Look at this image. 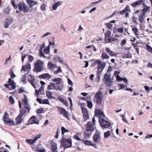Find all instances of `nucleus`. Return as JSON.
<instances>
[{
  "instance_id": "obj_37",
  "label": "nucleus",
  "mask_w": 152,
  "mask_h": 152,
  "mask_svg": "<svg viewBox=\"0 0 152 152\" xmlns=\"http://www.w3.org/2000/svg\"><path fill=\"white\" fill-rule=\"evenodd\" d=\"M44 86H41V88L39 90V93L42 95H43L45 94V92L43 90Z\"/></svg>"
},
{
  "instance_id": "obj_25",
  "label": "nucleus",
  "mask_w": 152,
  "mask_h": 152,
  "mask_svg": "<svg viewBox=\"0 0 152 152\" xmlns=\"http://www.w3.org/2000/svg\"><path fill=\"white\" fill-rule=\"evenodd\" d=\"M131 53L129 52L124 54L122 56V57L123 58H131Z\"/></svg>"
},
{
  "instance_id": "obj_52",
  "label": "nucleus",
  "mask_w": 152,
  "mask_h": 152,
  "mask_svg": "<svg viewBox=\"0 0 152 152\" xmlns=\"http://www.w3.org/2000/svg\"><path fill=\"white\" fill-rule=\"evenodd\" d=\"M27 55L28 56V55ZM28 59L29 60V61L30 62H32L34 59V57L33 56L30 55H28Z\"/></svg>"
},
{
  "instance_id": "obj_49",
  "label": "nucleus",
  "mask_w": 152,
  "mask_h": 152,
  "mask_svg": "<svg viewBox=\"0 0 152 152\" xmlns=\"http://www.w3.org/2000/svg\"><path fill=\"white\" fill-rule=\"evenodd\" d=\"M25 98L22 101V104L27 103L28 102V100H27V99L26 97V95H24Z\"/></svg>"
},
{
  "instance_id": "obj_64",
  "label": "nucleus",
  "mask_w": 152,
  "mask_h": 152,
  "mask_svg": "<svg viewBox=\"0 0 152 152\" xmlns=\"http://www.w3.org/2000/svg\"><path fill=\"white\" fill-rule=\"evenodd\" d=\"M102 72V71H101L100 70H98L97 72L96 77H100V75Z\"/></svg>"
},
{
  "instance_id": "obj_39",
  "label": "nucleus",
  "mask_w": 152,
  "mask_h": 152,
  "mask_svg": "<svg viewBox=\"0 0 152 152\" xmlns=\"http://www.w3.org/2000/svg\"><path fill=\"white\" fill-rule=\"evenodd\" d=\"M117 80L120 82L123 81L125 83H127L128 82L126 78L121 77H120V78H119Z\"/></svg>"
},
{
  "instance_id": "obj_32",
  "label": "nucleus",
  "mask_w": 152,
  "mask_h": 152,
  "mask_svg": "<svg viewBox=\"0 0 152 152\" xmlns=\"http://www.w3.org/2000/svg\"><path fill=\"white\" fill-rule=\"evenodd\" d=\"M29 3V4H28V5L30 7H32L36 4H37V2L33 0H32Z\"/></svg>"
},
{
  "instance_id": "obj_28",
  "label": "nucleus",
  "mask_w": 152,
  "mask_h": 152,
  "mask_svg": "<svg viewBox=\"0 0 152 152\" xmlns=\"http://www.w3.org/2000/svg\"><path fill=\"white\" fill-rule=\"evenodd\" d=\"M51 81L54 82H56L57 85H59L61 83V79L60 78H55L51 80Z\"/></svg>"
},
{
  "instance_id": "obj_55",
  "label": "nucleus",
  "mask_w": 152,
  "mask_h": 152,
  "mask_svg": "<svg viewBox=\"0 0 152 152\" xmlns=\"http://www.w3.org/2000/svg\"><path fill=\"white\" fill-rule=\"evenodd\" d=\"M84 143L86 145H91V143H92V142L88 140H86L84 141Z\"/></svg>"
},
{
  "instance_id": "obj_31",
  "label": "nucleus",
  "mask_w": 152,
  "mask_h": 152,
  "mask_svg": "<svg viewBox=\"0 0 152 152\" xmlns=\"http://www.w3.org/2000/svg\"><path fill=\"white\" fill-rule=\"evenodd\" d=\"M61 134L62 135H64L65 133L68 132H69V131L65 128L64 127H62L61 128Z\"/></svg>"
},
{
  "instance_id": "obj_22",
  "label": "nucleus",
  "mask_w": 152,
  "mask_h": 152,
  "mask_svg": "<svg viewBox=\"0 0 152 152\" xmlns=\"http://www.w3.org/2000/svg\"><path fill=\"white\" fill-rule=\"evenodd\" d=\"M12 20L10 19H7L6 20L5 23L4 25V27L5 28H8L9 25L12 23Z\"/></svg>"
},
{
  "instance_id": "obj_4",
  "label": "nucleus",
  "mask_w": 152,
  "mask_h": 152,
  "mask_svg": "<svg viewBox=\"0 0 152 152\" xmlns=\"http://www.w3.org/2000/svg\"><path fill=\"white\" fill-rule=\"evenodd\" d=\"M104 83L105 85L107 86L110 87L112 86V83L113 81L110 78V74L107 73L105 74L104 76Z\"/></svg>"
},
{
  "instance_id": "obj_15",
  "label": "nucleus",
  "mask_w": 152,
  "mask_h": 152,
  "mask_svg": "<svg viewBox=\"0 0 152 152\" xmlns=\"http://www.w3.org/2000/svg\"><path fill=\"white\" fill-rule=\"evenodd\" d=\"M95 115H98L101 117V118H104L105 115L104 113L99 109H96L95 111Z\"/></svg>"
},
{
  "instance_id": "obj_42",
  "label": "nucleus",
  "mask_w": 152,
  "mask_h": 152,
  "mask_svg": "<svg viewBox=\"0 0 152 152\" xmlns=\"http://www.w3.org/2000/svg\"><path fill=\"white\" fill-rule=\"evenodd\" d=\"M110 135V132L108 131L104 133V137L107 138Z\"/></svg>"
},
{
  "instance_id": "obj_16",
  "label": "nucleus",
  "mask_w": 152,
  "mask_h": 152,
  "mask_svg": "<svg viewBox=\"0 0 152 152\" xmlns=\"http://www.w3.org/2000/svg\"><path fill=\"white\" fill-rule=\"evenodd\" d=\"M86 129L90 131H94V128L92 123L91 122H88L87 124Z\"/></svg>"
},
{
  "instance_id": "obj_9",
  "label": "nucleus",
  "mask_w": 152,
  "mask_h": 152,
  "mask_svg": "<svg viewBox=\"0 0 152 152\" xmlns=\"http://www.w3.org/2000/svg\"><path fill=\"white\" fill-rule=\"evenodd\" d=\"M99 121L101 126L104 128H108L110 126V123L104 120L102 118H99Z\"/></svg>"
},
{
  "instance_id": "obj_62",
  "label": "nucleus",
  "mask_w": 152,
  "mask_h": 152,
  "mask_svg": "<svg viewBox=\"0 0 152 152\" xmlns=\"http://www.w3.org/2000/svg\"><path fill=\"white\" fill-rule=\"evenodd\" d=\"M146 47L147 48V49L148 51L151 52L152 51V48L150 46L148 45H147Z\"/></svg>"
},
{
  "instance_id": "obj_47",
  "label": "nucleus",
  "mask_w": 152,
  "mask_h": 152,
  "mask_svg": "<svg viewBox=\"0 0 152 152\" xmlns=\"http://www.w3.org/2000/svg\"><path fill=\"white\" fill-rule=\"evenodd\" d=\"M26 77L25 75H23L22 76V77L21 78V81L23 82V83L24 84H25L26 83Z\"/></svg>"
},
{
  "instance_id": "obj_17",
  "label": "nucleus",
  "mask_w": 152,
  "mask_h": 152,
  "mask_svg": "<svg viewBox=\"0 0 152 152\" xmlns=\"http://www.w3.org/2000/svg\"><path fill=\"white\" fill-rule=\"evenodd\" d=\"M28 122L31 124H39V122L37 120L36 117L34 116L31 117L29 120Z\"/></svg>"
},
{
  "instance_id": "obj_54",
  "label": "nucleus",
  "mask_w": 152,
  "mask_h": 152,
  "mask_svg": "<svg viewBox=\"0 0 152 152\" xmlns=\"http://www.w3.org/2000/svg\"><path fill=\"white\" fill-rule=\"evenodd\" d=\"M118 86L120 87V89H123L124 88L126 87H127V86H126L125 85L121 84H119L118 85Z\"/></svg>"
},
{
  "instance_id": "obj_59",
  "label": "nucleus",
  "mask_w": 152,
  "mask_h": 152,
  "mask_svg": "<svg viewBox=\"0 0 152 152\" xmlns=\"http://www.w3.org/2000/svg\"><path fill=\"white\" fill-rule=\"evenodd\" d=\"M68 84L72 86H73V83L70 79L69 78L68 79Z\"/></svg>"
},
{
  "instance_id": "obj_41",
  "label": "nucleus",
  "mask_w": 152,
  "mask_h": 152,
  "mask_svg": "<svg viewBox=\"0 0 152 152\" xmlns=\"http://www.w3.org/2000/svg\"><path fill=\"white\" fill-rule=\"evenodd\" d=\"M145 7L143 8L142 9V12L146 13L147 11L150 9V7H148L146 5H145Z\"/></svg>"
},
{
  "instance_id": "obj_10",
  "label": "nucleus",
  "mask_w": 152,
  "mask_h": 152,
  "mask_svg": "<svg viewBox=\"0 0 152 152\" xmlns=\"http://www.w3.org/2000/svg\"><path fill=\"white\" fill-rule=\"evenodd\" d=\"M105 40L106 42L108 43L113 41V39H112V37L111 36V32L110 31L108 30L106 31L104 34Z\"/></svg>"
},
{
  "instance_id": "obj_51",
  "label": "nucleus",
  "mask_w": 152,
  "mask_h": 152,
  "mask_svg": "<svg viewBox=\"0 0 152 152\" xmlns=\"http://www.w3.org/2000/svg\"><path fill=\"white\" fill-rule=\"evenodd\" d=\"M83 116L85 120H86L88 118V113H85L84 114H83Z\"/></svg>"
},
{
  "instance_id": "obj_20",
  "label": "nucleus",
  "mask_w": 152,
  "mask_h": 152,
  "mask_svg": "<svg viewBox=\"0 0 152 152\" xmlns=\"http://www.w3.org/2000/svg\"><path fill=\"white\" fill-rule=\"evenodd\" d=\"M62 4V2L59 1L54 3L53 5L52 9L56 10L59 6L61 5Z\"/></svg>"
},
{
  "instance_id": "obj_3",
  "label": "nucleus",
  "mask_w": 152,
  "mask_h": 152,
  "mask_svg": "<svg viewBox=\"0 0 152 152\" xmlns=\"http://www.w3.org/2000/svg\"><path fill=\"white\" fill-rule=\"evenodd\" d=\"M95 100L96 103L98 105H100L102 102L103 95L102 93L99 91L95 95Z\"/></svg>"
},
{
  "instance_id": "obj_11",
  "label": "nucleus",
  "mask_w": 152,
  "mask_h": 152,
  "mask_svg": "<svg viewBox=\"0 0 152 152\" xmlns=\"http://www.w3.org/2000/svg\"><path fill=\"white\" fill-rule=\"evenodd\" d=\"M50 149L51 152H58L57 144L53 141L51 140L50 142Z\"/></svg>"
},
{
  "instance_id": "obj_63",
  "label": "nucleus",
  "mask_w": 152,
  "mask_h": 152,
  "mask_svg": "<svg viewBox=\"0 0 152 152\" xmlns=\"http://www.w3.org/2000/svg\"><path fill=\"white\" fill-rule=\"evenodd\" d=\"M41 136V135L40 134H38L37 136H36L35 139H34V141H36Z\"/></svg>"
},
{
  "instance_id": "obj_5",
  "label": "nucleus",
  "mask_w": 152,
  "mask_h": 152,
  "mask_svg": "<svg viewBox=\"0 0 152 152\" xmlns=\"http://www.w3.org/2000/svg\"><path fill=\"white\" fill-rule=\"evenodd\" d=\"M18 7L19 10L25 12H28L29 10L27 5L23 1L19 3Z\"/></svg>"
},
{
  "instance_id": "obj_6",
  "label": "nucleus",
  "mask_w": 152,
  "mask_h": 152,
  "mask_svg": "<svg viewBox=\"0 0 152 152\" xmlns=\"http://www.w3.org/2000/svg\"><path fill=\"white\" fill-rule=\"evenodd\" d=\"M8 83V84H4V86L8 88L10 90L14 89L15 88L16 83L14 80H12L11 78H9Z\"/></svg>"
},
{
  "instance_id": "obj_35",
  "label": "nucleus",
  "mask_w": 152,
  "mask_h": 152,
  "mask_svg": "<svg viewBox=\"0 0 152 152\" xmlns=\"http://www.w3.org/2000/svg\"><path fill=\"white\" fill-rule=\"evenodd\" d=\"M55 85L54 83H51L50 85L48 86V90L50 89H53L55 88Z\"/></svg>"
},
{
  "instance_id": "obj_21",
  "label": "nucleus",
  "mask_w": 152,
  "mask_h": 152,
  "mask_svg": "<svg viewBox=\"0 0 152 152\" xmlns=\"http://www.w3.org/2000/svg\"><path fill=\"white\" fill-rule=\"evenodd\" d=\"M57 67V66L55 64H53L50 62L48 63V68L50 70L54 69Z\"/></svg>"
},
{
  "instance_id": "obj_57",
  "label": "nucleus",
  "mask_w": 152,
  "mask_h": 152,
  "mask_svg": "<svg viewBox=\"0 0 152 152\" xmlns=\"http://www.w3.org/2000/svg\"><path fill=\"white\" fill-rule=\"evenodd\" d=\"M126 42V40L125 39H123L121 42V46H123L124 44Z\"/></svg>"
},
{
  "instance_id": "obj_27",
  "label": "nucleus",
  "mask_w": 152,
  "mask_h": 152,
  "mask_svg": "<svg viewBox=\"0 0 152 152\" xmlns=\"http://www.w3.org/2000/svg\"><path fill=\"white\" fill-rule=\"evenodd\" d=\"M101 57L102 60L108 59L109 58V56L106 53H103L102 54Z\"/></svg>"
},
{
  "instance_id": "obj_2",
  "label": "nucleus",
  "mask_w": 152,
  "mask_h": 152,
  "mask_svg": "<svg viewBox=\"0 0 152 152\" xmlns=\"http://www.w3.org/2000/svg\"><path fill=\"white\" fill-rule=\"evenodd\" d=\"M43 61L38 60L35 63L34 66V69L37 72H39L43 70Z\"/></svg>"
},
{
  "instance_id": "obj_7",
  "label": "nucleus",
  "mask_w": 152,
  "mask_h": 152,
  "mask_svg": "<svg viewBox=\"0 0 152 152\" xmlns=\"http://www.w3.org/2000/svg\"><path fill=\"white\" fill-rule=\"evenodd\" d=\"M45 45L42 44L41 45V46L40 49L39 53L40 54V56L46 58L47 57L44 55V54H48V48L46 47L44 49L43 51L42 49L45 48Z\"/></svg>"
},
{
  "instance_id": "obj_12",
  "label": "nucleus",
  "mask_w": 152,
  "mask_h": 152,
  "mask_svg": "<svg viewBox=\"0 0 152 152\" xmlns=\"http://www.w3.org/2000/svg\"><path fill=\"white\" fill-rule=\"evenodd\" d=\"M58 110L60 113L63 115L64 117L68 119L69 118L68 113L65 109L61 107H58Z\"/></svg>"
},
{
  "instance_id": "obj_8",
  "label": "nucleus",
  "mask_w": 152,
  "mask_h": 152,
  "mask_svg": "<svg viewBox=\"0 0 152 152\" xmlns=\"http://www.w3.org/2000/svg\"><path fill=\"white\" fill-rule=\"evenodd\" d=\"M95 63L97 64L98 65L97 67L98 70H100L101 71H102L105 66L106 63L102 62L99 59L95 60Z\"/></svg>"
},
{
  "instance_id": "obj_58",
  "label": "nucleus",
  "mask_w": 152,
  "mask_h": 152,
  "mask_svg": "<svg viewBox=\"0 0 152 152\" xmlns=\"http://www.w3.org/2000/svg\"><path fill=\"white\" fill-rule=\"evenodd\" d=\"M8 123L10 125H14V122L13 121L10 120L9 121Z\"/></svg>"
},
{
  "instance_id": "obj_45",
  "label": "nucleus",
  "mask_w": 152,
  "mask_h": 152,
  "mask_svg": "<svg viewBox=\"0 0 152 152\" xmlns=\"http://www.w3.org/2000/svg\"><path fill=\"white\" fill-rule=\"evenodd\" d=\"M48 77V74L46 73L43 75H42L39 76V77L40 79L45 78V77Z\"/></svg>"
},
{
  "instance_id": "obj_26",
  "label": "nucleus",
  "mask_w": 152,
  "mask_h": 152,
  "mask_svg": "<svg viewBox=\"0 0 152 152\" xmlns=\"http://www.w3.org/2000/svg\"><path fill=\"white\" fill-rule=\"evenodd\" d=\"M58 99L60 102L63 103L66 106H68V102L64 100L60 96L58 97Z\"/></svg>"
},
{
  "instance_id": "obj_53",
  "label": "nucleus",
  "mask_w": 152,
  "mask_h": 152,
  "mask_svg": "<svg viewBox=\"0 0 152 152\" xmlns=\"http://www.w3.org/2000/svg\"><path fill=\"white\" fill-rule=\"evenodd\" d=\"M60 132V130L58 129L56 135L55 136V137L56 139H57L58 137V134Z\"/></svg>"
},
{
  "instance_id": "obj_1",
  "label": "nucleus",
  "mask_w": 152,
  "mask_h": 152,
  "mask_svg": "<svg viewBox=\"0 0 152 152\" xmlns=\"http://www.w3.org/2000/svg\"><path fill=\"white\" fill-rule=\"evenodd\" d=\"M72 144V141L70 138L67 139L65 138L64 136H62V138L61 141L60 148L64 147L65 148V149H66V148L71 147Z\"/></svg>"
},
{
  "instance_id": "obj_23",
  "label": "nucleus",
  "mask_w": 152,
  "mask_h": 152,
  "mask_svg": "<svg viewBox=\"0 0 152 152\" xmlns=\"http://www.w3.org/2000/svg\"><path fill=\"white\" fill-rule=\"evenodd\" d=\"M143 1L142 0H139L137 1L134 3H132L131 4L132 6L134 7L137 6V5H140L142 2Z\"/></svg>"
},
{
  "instance_id": "obj_29",
  "label": "nucleus",
  "mask_w": 152,
  "mask_h": 152,
  "mask_svg": "<svg viewBox=\"0 0 152 152\" xmlns=\"http://www.w3.org/2000/svg\"><path fill=\"white\" fill-rule=\"evenodd\" d=\"M17 121V124H21L22 119V116L18 115V116L16 118Z\"/></svg>"
},
{
  "instance_id": "obj_48",
  "label": "nucleus",
  "mask_w": 152,
  "mask_h": 152,
  "mask_svg": "<svg viewBox=\"0 0 152 152\" xmlns=\"http://www.w3.org/2000/svg\"><path fill=\"white\" fill-rule=\"evenodd\" d=\"M37 151L38 152H43V151H45V150L43 148L40 149L39 147H37Z\"/></svg>"
},
{
  "instance_id": "obj_18",
  "label": "nucleus",
  "mask_w": 152,
  "mask_h": 152,
  "mask_svg": "<svg viewBox=\"0 0 152 152\" xmlns=\"http://www.w3.org/2000/svg\"><path fill=\"white\" fill-rule=\"evenodd\" d=\"M93 140L95 142H99L100 140V136L99 133L95 134L93 137Z\"/></svg>"
},
{
  "instance_id": "obj_43",
  "label": "nucleus",
  "mask_w": 152,
  "mask_h": 152,
  "mask_svg": "<svg viewBox=\"0 0 152 152\" xmlns=\"http://www.w3.org/2000/svg\"><path fill=\"white\" fill-rule=\"evenodd\" d=\"M9 99L10 103L11 104H13L14 103V98L12 97V96H11L9 97Z\"/></svg>"
},
{
  "instance_id": "obj_56",
  "label": "nucleus",
  "mask_w": 152,
  "mask_h": 152,
  "mask_svg": "<svg viewBox=\"0 0 152 152\" xmlns=\"http://www.w3.org/2000/svg\"><path fill=\"white\" fill-rule=\"evenodd\" d=\"M11 58V56H10L9 58L8 59L6 58L5 60V62L4 63V64L7 65L8 64V61H10Z\"/></svg>"
},
{
  "instance_id": "obj_36",
  "label": "nucleus",
  "mask_w": 152,
  "mask_h": 152,
  "mask_svg": "<svg viewBox=\"0 0 152 152\" xmlns=\"http://www.w3.org/2000/svg\"><path fill=\"white\" fill-rule=\"evenodd\" d=\"M132 31H133L134 33L136 36H138L139 32L138 29L137 28H133L132 29Z\"/></svg>"
},
{
  "instance_id": "obj_61",
  "label": "nucleus",
  "mask_w": 152,
  "mask_h": 152,
  "mask_svg": "<svg viewBox=\"0 0 152 152\" xmlns=\"http://www.w3.org/2000/svg\"><path fill=\"white\" fill-rule=\"evenodd\" d=\"M144 17L141 16H140L139 17V20L140 22L142 23L143 21Z\"/></svg>"
},
{
  "instance_id": "obj_33",
  "label": "nucleus",
  "mask_w": 152,
  "mask_h": 152,
  "mask_svg": "<svg viewBox=\"0 0 152 152\" xmlns=\"http://www.w3.org/2000/svg\"><path fill=\"white\" fill-rule=\"evenodd\" d=\"M87 106L89 108L91 109L92 107L93 104L91 101L87 100Z\"/></svg>"
},
{
  "instance_id": "obj_46",
  "label": "nucleus",
  "mask_w": 152,
  "mask_h": 152,
  "mask_svg": "<svg viewBox=\"0 0 152 152\" xmlns=\"http://www.w3.org/2000/svg\"><path fill=\"white\" fill-rule=\"evenodd\" d=\"M26 112V111L25 110H22L20 111V113L19 115L22 116Z\"/></svg>"
},
{
  "instance_id": "obj_24",
  "label": "nucleus",
  "mask_w": 152,
  "mask_h": 152,
  "mask_svg": "<svg viewBox=\"0 0 152 152\" xmlns=\"http://www.w3.org/2000/svg\"><path fill=\"white\" fill-rule=\"evenodd\" d=\"M92 132L86 129V131L84 133L85 137L86 138H89Z\"/></svg>"
},
{
  "instance_id": "obj_19",
  "label": "nucleus",
  "mask_w": 152,
  "mask_h": 152,
  "mask_svg": "<svg viewBox=\"0 0 152 152\" xmlns=\"http://www.w3.org/2000/svg\"><path fill=\"white\" fill-rule=\"evenodd\" d=\"M106 51L110 56H113L117 55L116 53H115L114 52L110 50L109 48H106Z\"/></svg>"
},
{
  "instance_id": "obj_13",
  "label": "nucleus",
  "mask_w": 152,
  "mask_h": 152,
  "mask_svg": "<svg viewBox=\"0 0 152 152\" xmlns=\"http://www.w3.org/2000/svg\"><path fill=\"white\" fill-rule=\"evenodd\" d=\"M55 38L53 37L52 39L49 41V44L48 45V54H50V48H52V51L53 50V49L55 48Z\"/></svg>"
},
{
  "instance_id": "obj_14",
  "label": "nucleus",
  "mask_w": 152,
  "mask_h": 152,
  "mask_svg": "<svg viewBox=\"0 0 152 152\" xmlns=\"http://www.w3.org/2000/svg\"><path fill=\"white\" fill-rule=\"evenodd\" d=\"M31 69V64H30L28 63L26 65L22 66L21 69V72L23 73L25 72L26 70H30Z\"/></svg>"
},
{
  "instance_id": "obj_60",
  "label": "nucleus",
  "mask_w": 152,
  "mask_h": 152,
  "mask_svg": "<svg viewBox=\"0 0 152 152\" xmlns=\"http://www.w3.org/2000/svg\"><path fill=\"white\" fill-rule=\"evenodd\" d=\"M121 116L122 118V120L124 121L126 123H128V121L127 120H126L125 116L124 115H122Z\"/></svg>"
},
{
  "instance_id": "obj_44",
  "label": "nucleus",
  "mask_w": 152,
  "mask_h": 152,
  "mask_svg": "<svg viewBox=\"0 0 152 152\" xmlns=\"http://www.w3.org/2000/svg\"><path fill=\"white\" fill-rule=\"evenodd\" d=\"M137 44H136L135 43H132V45L134 47V48L136 50V51L138 53H139V48H137Z\"/></svg>"
},
{
  "instance_id": "obj_40",
  "label": "nucleus",
  "mask_w": 152,
  "mask_h": 152,
  "mask_svg": "<svg viewBox=\"0 0 152 152\" xmlns=\"http://www.w3.org/2000/svg\"><path fill=\"white\" fill-rule=\"evenodd\" d=\"M61 71V72H62V71L61 70V68L60 67H58V68L56 70H54V73L55 74H57L59 72Z\"/></svg>"
},
{
  "instance_id": "obj_30",
  "label": "nucleus",
  "mask_w": 152,
  "mask_h": 152,
  "mask_svg": "<svg viewBox=\"0 0 152 152\" xmlns=\"http://www.w3.org/2000/svg\"><path fill=\"white\" fill-rule=\"evenodd\" d=\"M120 73V72L118 70H116L115 71L114 73V76L116 77V80H117L120 78V77L118 74Z\"/></svg>"
},
{
  "instance_id": "obj_50",
  "label": "nucleus",
  "mask_w": 152,
  "mask_h": 152,
  "mask_svg": "<svg viewBox=\"0 0 152 152\" xmlns=\"http://www.w3.org/2000/svg\"><path fill=\"white\" fill-rule=\"evenodd\" d=\"M22 104L24 105V108L25 109H28V110H29V106L28 104V103H27L23 104Z\"/></svg>"
},
{
  "instance_id": "obj_38",
  "label": "nucleus",
  "mask_w": 152,
  "mask_h": 152,
  "mask_svg": "<svg viewBox=\"0 0 152 152\" xmlns=\"http://www.w3.org/2000/svg\"><path fill=\"white\" fill-rule=\"evenodd\" d=\"M15 1L14 0H11V3L13 7L15 9L18 8V5L15 3Z\"/></svg>"
},
{
  "instance_id": "obj_34",
  "label": "nucleus",
  "mask_w": 152,
  "mask_h": 152,
  "mask_svg": "<svg viewBox=\"0 0 152 152\" xmlns=\"http://www.w3.org/2000/svg\"><path fill=\"white\" fill-rule=\"evenodd\" d=\"M36 141H34V139L26 140V142L31 145L33 144Z\"/></svg>"
}]
</instances>
